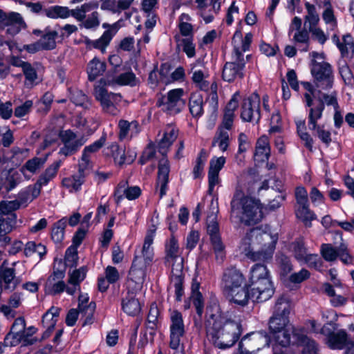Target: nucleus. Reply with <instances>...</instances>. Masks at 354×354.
Listing matches in <instances>:
<instances>
[{
    "instance_id": "11",
    "label": "nucleus",
    "mask_w": 354,
    "mask_h": 354,
    "mask_svg": "<svg viewBox=\"0 0 354 354\" xmlns=\"http://www.w3.org/2000/svg\"><path fill=\"white\" fill-rule=\"evenodd\" d=\"M37 329L30 326L26 327L25 319L22 317H17L14 321L10 332L6 336L4 342L6 346H17L21 342L25 344H32L37 339L32 337Z\"/></svg>"
},
{
    "instance_id": "26",
    "label": "nucleus",
    "mask_w": 354,
    "mask_h": 354,
    "mask_svg": "<svg viewBox=\"0 0 354 354\" xmlns=\"http://www.w3.org/2000/svg\"><path fill=\"white\" fill-rule=\"evenodd\" d=\"M26 27V24L20 14L11 12L9 15L4 13L2 29H6V32L11 37L18 34L21 29Z\"/></svg>"
},
{
    "instance_id": "23",
    "label": "nucleus",
    "mask_w": 354,
    "mask_h": 354,
    "mask_svg": "<svg viewBox=\"0 0 354 354\" xmlns=\"http://www.w3.org/2000/svg\"><path fill=\"white\" fill-rule=\"evenodd\" d=\"M142 190L137 185L129 186L127 180L120 181L114 192V200L119 204L124 198L129 201H133L140 197Z\"/></svg>"
},
{
    "instance_id": "37",
    "label": "nucleus",
    "mask_w": 354,
    "mask_h": 354,
    "mask_svg": "<svg viewBox=\"0 0 354 354\" xmlns=\"http://www.w3.org/2000/svg\"><path fill=\"white\" fill-rule=\"evenodd\" d=\"M45 159L35 157L28 160L20 169L24 178L26 180H30L32 176L44 165Z\"/></svg>"
},
{
    "instance_id": "31",
    "label": "nucleus",
    "mask_w": 354,
    "mask_h": 354,
    "mask_svg": "<svg viewBox=\"0 0 354 354\" xmlns=\"http://www.w3.org/2000/svg\"><path fill=\"white\" fill-rule=\"evenodd\" d=\"M326 344L331 349H342L350 345L352 346L354 345V343L348 339L344 330L330 333L327 337Z\"/></svg>"
},
{
    "instance_id": "63",
    "label": "nucleus",
    "mask_w": 354,
    "mask_h": 354,
    "mask_svg": "<svg viewBox=\"0 0 354 354\" xmlns=\"http://www.w3.org/2000/svg\"><path fill=\"white\" fill-rule=\"evenodd\" d=\"M277 261L280 268L281 275L286 276L292 270V264L288 257L279 254L277 257Z\"/></svg>"
},
{
    "instance_id": "6",
    "label": "nucleus",
    "mask_w": 354,
    "mask_h": 354,
    "mask_svg": "<svg viewBox=\"0 0 354 354\" xmlns=\"http://www.w3.org/2000/svg\"><path fill=\"white\" fill-rule=\"evenodd\" d=\"M252 37V34L248 32L243 37L241 31L239 30L234 32L232 44L234 46V57L237 62H227L225 64L222 73V77L224 81L231 82L243 77L245 63L243 53L250 49Z\"/></svg>"
},
{
    "instance_id": "25",
    "label": "nucleus",
    "mask_w": 354,
    "mask_h": 354,
    "mask_svg": "<svg viewBox=\"0 0 354 354\" xmlns=\"http://www.w3.org/2000/svg\"><path fill=\"white\" fill-rule=\"evenodd\" d=\"M226 158L224 156H213L209 161L208 171V193L212 194L216 185L220 183L219 172L224 167Z\"/></svg>"
},
{
    "instance_id": "17",
    "label": "nucleus",
    "mask_w": 354,
    "mask_h": 354,
    "mask_svg": "<svg viewBox=\"0 0 354 354\" xmlns=\"http://www.w3.org/2000/svg\"><path fill=\"white\" fill-rule=\"evenodd\" d=\"M288 250L301 264H307L310 267L315 268L320 265L319 256L308 252L301 238L297 239L290 243L288 246Z\"/></svg>"
},
{
    "instance_id": "3",
    "label": "nucleus",
    "mask_w": 354,
    "mask_h": 354,
    "mask_svg": "<svg viewBox=\"0 0 354 354\" xmlns=\"http://www.w3.org/2000/svg\"><path fill=\"white\" fill-rule=\"evenodd\" d=\"M290 312V305L285 298H280L275 305L274 314L269 322V328L272 338L282 347H286L290 344L291 335L297 339L295 334L301 335L294 330L290 323L288 315Z\"/></svg>"
},
{
    "instance_id": "59",
    "label": "nucleus",
    "mask_w": 354,
    "mask_h": 354,
    "mask_svg": "<svg viewBox=\"0 0 354 354\" xmlns=\"http://www.w3.org/2000/svg\"><path fill=\"white\" fill-rule=\"evenodd\" d=\"M180 41V45L183 48V52L189 58L194 57L196 55L195 44L193 42V37H185L182 39Z\"/></svg>"
},
{
    "instance_id": "27",
    "label": "nucleus",
    "mask_w": 354,
    "mask_h": 354,
    "mask_svg": "<svg viewBox=\"0 0 354 354\" xmlns=\"http://www.w3.org/2000/svg\"><path fill=\"white\" fill-rule=\"evenodd\" d=\"M21 171L10 169L1 173L0 177V191L8 192L15 189L23 180Z\"/></svg>"
},
{
    "instance_id": "14",
    "label": "nucleus",
    "mask_w": 354,
    "mask_h": 354,
    "mask_svg": "<svg viewBox=\"0 0 354 354\" xmlns=\"http://www.w3.org/2000/svg\"><path fill=\"white\" fill-rule=\"evenodd\" d=\"M184 93L183 88L171 89L158 99L156 105L169 114L179 113L185 105V100L183 98Z\"/></svg>"
},
{
    "instance_id": "19",
    "label": "nucleus",
    "mask_w": 354,
    "mask_h": 354,
    "mask_svg": "<svg viewBox=\"0 0 354 354\" xmlns=\"http://www.w3.org/2000/svg\"><path fill=\"white\" fill-rule=\"evenodd\" d=\"M59 136L63 144L59 153L65 156L75 153L86 141L83 136H77L70 129L61 131Z\"/></svg>"
},
{
    "instance_id": "7",
    "label": "nucleus",
    "mask_w": 354,
    "mask_h": 354,
    "mask_svg": "<svg viewBox=\"0 0 354 354\" xmlns=\"http://www.w3.org/2000/svg\"><path fill=\"white\" fill-rule=\"evenodd\" d=\"M251 299L263 302L272 297L274 292L273 283L266 266L256 263L252 266L248 275Z\"/></svg>"
},
{
    "instance_id": "22",
    "label": "nucleus",
    "mask_w": 354,
    "mask_h": 354,
    "mask_svg": "<svg viewBox=\"0 0 354 354\" xmlns=\"http://www.w3.org/2000/svg\"><path fill=\"white\" fill-rule=\"evenodd\" d=\"M189 74L192 75L191 80L195 86L203 91L207 90L209 84L207 81L209 72L203 66V63L200 60H196L189 65Z\"/></svg>"
},
{
    "instance_id": "64",
    "label": "nucleus",
    "mask_w": 354,
    "mask_h": 354,
    "mask_svg": "<svg viewBox=\"0 0 354 354\" xmlns=\"http://www.w3.org/2000/svg\"><path fill=\"white\" fill-rule=\"evenodd\" d=\"M321 252L324 259L328 261L335 260L339 254V250H337L330 244H323Z\"/></svg>"
},
{
    "instance_id": "49",
    "label": "nucleus",
    "mask_w": 354,
    "mask_h": 354,
    "mask_svg": "<svg viewBox=\"0 0 354 354\" xmlns=\"http://www.w3.org/2000/svg\"><path fill=\"white\" fill-rule=\"evenodd\" d=\"M84 181V174L77 173L70 177L64 178L62 180V184L64 187L69 190V192H73L80 189Z\"/></svg>"
},
{
    "instance_id": "47",
    "label": "nucleus",
    "mask_w": 354,
    "mask_h": 354,
    "mask_svg": "<svg viewBox=\"0 0 354 354\" xmlns=\"http://www.w3.org/2000/svg\"><path fill=\"white\" fill-rule=\"evenodd\" d=\"M189 109L194 117L201 116L203 113V99L198 93L191 94L189 101Z\"/></svg>"
},
{
    "instance_id": "52",
    "label": "nucleus",
    "mask_w": 354,
    "mask_h": 354,
    "mask_svg": "<svg viewBox=\"0 0 354 354\" xmlns=\"http://www.w3.org/2000/svg\"><path fill=\"white\" fill-rule=\"evenodd\" d=\"M43 12L46 17L52 19L67 18L71 16V10L68 8L59 6L45 9Z\"/></svg>"
},
{
    "instance_id": "16",
    "label": "nucleus",
    "mask_w": 354,
    "mask_h": 354,
    "mask_svg": "<svg viewBox=\"0 0 354 354\" xmlns=\"http://www.w3.org/2000/svg\"><path fill=\"white\" fill-rule=\"evenodd\" d=\"M269 344L265 332L252 333L243 337L239 345V354H257V351Z\"/></svg>"
},
{
    "instance_id": "58",
    "label": "nucleus",
    "mask_w": 354,
    "mask_h": 354,
    "mask_svg": "<svg viewBox=\"0 0 354 354\" xmlns=\"http://www.w3.org/2000/svg\"><path fill=\"white\" fill-rule=\"evenodd\" d=\"M342 57H350L353 55L354 51V43L351 35H344L342 38V41L338 47Z\"/></svg>"
},
{
    "instance_id": "42",
    "label": "nucleus",
    "mask_w": 354,
    "mask_h": 354,
    "mask_svg": "<svg viewBox=\"0 0 354 354\" xmlns=\"http://www.w3.org/2000/svg\"><path fill=\"white\" fill-rule=\"evenodd\" d=\"M106 70L105 62L97 57L91 59L87 66V73L90 81L95 80L97 77L102 75Z\"/></svg>"
},
{
    "instance_id": "24",
    "label": "nucleus",
    "mask_w": 354,
    "mask_h": 354,
    "mask_svg": "<svg viewBox=\"0 0 354 354\" xmlns=\"http://www.w3.org/2000/svg\"><path fill=\"white\" fill-rule=\"evenodd\" d=\"M239 99L240 93L236 91L227 104L224 109L222 122L218 127V129H222L224 131L228 132L232 129L235 118V111L238 108Z\"/></svg>"
},
{
    "instance_id": "5",
    "label": "nucleus",
    "mask_w": 354,
    "mask_h": 354,
    "mask_svg": "<svg viewBox=\"0 0 354 354\" xmlns=\"http://www.w3.org/2000/svg\"><path fill=\"white\" fill-rule=\"evenodd\" d=\"M151 223L145 235L142 249L139 252H136L129 271L131 279L138 283L143 282L145 276V270L151 264L153 259L154 254L152 244L158 225V215L153 216Z\"/></svg>"
},
{
    "instance_id": "20",
    "label": "nucleus",
    "mask_w": 354,
    "mask_h": 354,
    "mask_svg": "<svg viewBox=\"0 0 354 354\" xmlns=\"http://www.w3.org/2000/svg\"><path fill=\"white\" fill-rule=\"evenodd\" d=\"M120 21H118L113 24L104 23L102 24V28L106 30L104 32L102 35L97 39L91 40L90 39H85V44L89 48H93L100 50L104 53L106 48L110 44L113 36L117 33L120 28Z\"/></svg>"
},
{
    "instance_id": "1",
    "label": "nucleus",
    "mask_w": 354,
    "mask_h": 354,
    "mask_svg": "<svg viewBox=\"0 0 354 354\" xmlns=\"http://www.w3.org/2000/svg\"><path fill=\"white\" fill-rule=\"evenodd\" d=\"M278 240L277 228L268 224L261 225L246 233L239 250L253 261L268 262L273 257Z\"/></svg>"
},
{
    "instance_id": "60",
    "label": "nucleus",
    "mask_w": 354,
    "mask_h": 354,
    "mask_svg": "<svg viewBox=\"0 0 354 354\" xmlns=\"http://www.w3.org/2000/svg\"><path fill=\"white\" fill-rule=\"evenodd\" d=\"M21 207L18 200L2 201L0 203V212L6 215L15 214L14 211Z\"/></svg>"
},
{
    "instance_id": "40",
    "label": "nucleus",
    "mask_w": 354,
    "mask_h": 354,
    "mask_svg": "<svg viewBox=\"0 0 354 354\" xmlns=\"http://www.w3.org/2000/svg\"><path fill=\"white\" fill-rule=\"evenodd\" d=\"M41 193V189L36 184L29 185L22 189L18 194V201L21 206H27L35 198L38 197Z\"/></svg>"
},
{
    "instance_id": "48",
    "label": "nucleus",
    "mask_w": 354,
    "mask_h": 354,
    "mask_svg": "<svg viewBox=\"0 0 354 354\" xmlns=\"http://www.w3.org/2000/svg\"><path fill=\"white\" fill-rule=\"evenodd\" d=\"M46 253V246L41 243L28 241L24 246V254L26 257H30L34 254H37L39 259H41L45 256Z\"/></svg>"
},
{
    "instance_id": "35",
    "label": "nucleus",
    "mask_w": 354,
    "mask_h": 354,
    "mask_svg": "<svg viewBox=\"0 0 354 354\" xmlns=\"http://www.w3.org/2000/svg\"><path fill=\"white\" fill-rule=\"evenodd\" d=\"M270 155L269 138L266 136H261L257 141L254 158L257 162H266Z\"/></svg>"
},
{
    "instance_id": "12",
    "label": "nucleus",
    "mask_w": 354,
    "mask_h": 354,
    "mask_svg": "<svg viewBox=\"0 0 354 354\" xmlns=\"http://www.w3.org/2000/svg\"><path fill=\"white\" fill-rule=\"evenodd\" d=\"M302 85L306 92L304 93L305 102L310 107L308 113V127L310 130H315L317 121L322 117L324 106L322 103V96L317 93L313 86L308 82H303Z\"/></svg>"
},
{
    "instance_id": "8",
    "label": "nucleus",
    "mask_w": 354,
    "mask_h": 354,
    "mask_svg": "<svg viewBox=\"0 0 354 354\" xmlns=\"http://www.w3.org/2000/svg\"><path fill=\"white\" fill-rule=\"evenodd\" d=\"M165 263L171 267L170 288H174L176 300L180 301L183 288V258L177 239L171 235L165 243Z\"/></svg>"
},
{
    "instance_id": "50",
    "label": "nucleus",
    "mask_w": 354,
    "mask_h": 354,
    "mask_svg": "<svg viewBox=\"0 0 354 354\" xmlns=\"http://www.w3.org/2000/svg\"><path fill=\"white\" fill-rule=\"evenodd\" d=\"M67 222L66 218H62L54 224L51 232V237L54 242L60 243L64 239Z\"/></svg>"
},
{
    "instance_id": "30",
    "label": "nucleus",
    "mask_w": 354,
    "mask_h": 354,
    "mask_svg": "<svg viewBox=\"0 0 354 354\" xmlns=\"http://www.w3.org/2000/svg\"><path fill=\"white\" fill-rule=\"evenodd\" d=\"M87 270L85 267L69 271L68 273L66 293L73 295L80 290V283L86 277Z\"/></svg>"
},
{
    "instance_id": "36",
    "label": "nucleus",
    "mask_w": 354,
    "mask_h": 354,
    "mask_svg": "<svg viewBox=\"0 0 354 354\" xmlns=\"http://www.w3.org/2000/svg\"><path fill=\"white\" fill-rule=\"evenodd\" d=\"M178 134V129L171 125L166 127L163 136L158 142V147L160 152L165 155L168 149L177 138Z\"/></svg>"
},
{
    "instance_id": "45",
    "label": "nucleus",
    "mask_w": 354,
    "mask_h": 354,
    "mask_svg": "<svg viewBox=\"0 0 354 354\" xmlns=\"http://www.w3.org/2000/svg\"><path fill=\"white\" fill-rule=\"evenodd\" d=\"M296 216L301 220L305 226L310 227L311 222L316 219V215L309 208V203L306 205H297Z\"/></svg>"
},
{
    "instance_id": "15",
    "label": "nucleus",
    "mask_w": 354,
    "mask_h": 354,
    "mask_svg": "<svg viewBox=\"0 0 354 354\" xmlns=\"http://www.w3.org/2000/svg\"><path fill=\"white\" fill-rule=\"evenodd\" d=\"M95 99L100 102L103 111L109 115H116L119 113L118 104L122 96L118 93H109L105 88L100 85L94 88Z\"/></svg>"
},
{
    "instance_id": "39",
    "label": "nucleus",
    "mask_w": 354,
    "mask_h": 354,
    "mask_svg": "<svg viewBox=\"0 0 354 354\" xmlns=\"http://www.w3.org/2000/svg\"><path fill=\"white\" fill-rule=\"evenodd\" d=\"M118 127L120 129L119 138L121 140L131 138L140 131L139 125L136 121L129 122L127 120H120Z\"/></svg>"
},
{
    "instance_id": "57",
    "label": "nucleus",
    "mask_w": 354,
    "mask_h": 354,
    "mask_svg": "<svg viewBox=\"0 0 354 354\" xmlns=\"http://www.w3.org/2000/svg\"><path fill=\"white\" fill-rule=\"evenodd\" d=\"M22 70L26 77V84L33 86L38 83L37 74L30 64H22Z\"/></svg>"
},
{
    "instance_id": "21",
    "label": "nucleus",
    "mask_w": 354,
    "mask_h": 354,
    "mask_svg": "<svg viewBox=\"0 0 354 354\" xmlns=\"http://www.w3.org/2000/svg\"><path fill=\"white\" fill-rule=\"evenodd\" d=\"M245 283V279L242 272L234 267L226 268L223 273L221 286L223 290L227 292Z\"/></svg>"
},
{
    "instance_id": "18",
    "label": "nucleus",
    "mask_w": 354,
    "mask_h": 354,
    "mask_svg": "<svg viewBox=\"0 0 354 354\" xmlns=\"http://www.w3.org/2000/svg\"><path fill=\"white\" fill-rule=\"evenodd\" d=\"M259 96L256 93L245 97L241 107V118L244 122H258L260 119Z\"/></svg>"
},
{
    "instance_id": "33",
    "label": "nucleus",
    "mask_w": 354,
    "mask_h": 354,
    "mask_svg": "<svg viewBox=\"0 0 354 354\" xmlns=\"http://www.w3.org/2000/svg\"><path fill=\"white\" fill-rule=\"evenodd\" d=\"M109 149L111 151V155L113 157L115 162L119 165L131 164L136 159V154L135 152L127 151L126 153L124 149L120 147L116 143L111 144L109 146Z\"/></svg>"
},
{
    "instance_id": "2",
    "label": "nucleus",
    "mask_w": 354,
    "mask_h": 354,
    "mask_svg": "<svg viewBox=\"0 0 354 354\" xmlns=\"http://www.w3.org/2000/svg\"><path fill=\"white\" fill-rule=\"evenodd\" d=\"M207 335L219 349L232 347L239 339L242 330L240 323L227 320L218 305L207 308Z\"/></svg>"
},
{
    "instance_id": "29",
    "label": "nucleus",
    "mask_w": 354,
    "mask_h": 354,
    "mask_svg": "<svg viewBox=\"0 0 354 354\" xmlns=\"http://www.w3.org/2000/svg\"><path fill=\"white\" fill-rule=\"evenodd\" d=\"M122 311L129 316L135 317L141 311V304L133 292L128 290L121 300Z\"/></svg>"
},
{
    "instance_id": "38",
    "label": "nucleus",
    "mask_w": 354,
    "mask_h": 354,
    "mask_svg": "<svg viewBox=\"0 0 354 354\" xmlns=\"http://www.w3.org/2000/svg\"><path fill=\"white\" fill-rule=\"evenodd\" d=\"M60 313V308L55 306H52L48 309L42 317V324L46 328V332L44 333L43 338L48 337L50 332L53 330L57 317Z\"/></svg>"
},
{
    "instance_id": "62",
    "label": "nucleus",
    "mask_w": 354,
    "mask_h": 354,
    "mask_svg": "<svg viewBox=\"0 0 354 354\" xmlns=\"http://www.w3.org/2000/svg\"><path fill=\"white\" fill-rule=\"evenodd\" d=\"M78 260L77 248L71 245L66 251L65 263L67 266H76Z\"/></svg>"
},
{
    "instance_id": "34",
    "label": "nucleus",
    "mask_w": 354,
    "mask_h": 354,
    "mask_svg": "<svg viewBox=\"0 0 354 354\" xmlns=\"http://www.w3.org/2000/svg\"><path fill=\"white\" fill-rule=\"evenodd\" d=\"M169 173V161L166 158H162L159 161L157 186L160 187V197L165 195L167 192V185L168 183V176Z\"/></svg>"
},
{
    "instance_id": "61",
    "label": "nucleus",
    "mask_w": 354,
    "mask_h": 354,
    "mask_svg": "<svg viewBox=\"0 0 354 354\" xmlns=\"http://www.w3.org/2000/svg\"><path fill=\"white\" fill-rule=\"evenodd\" d=\"M71 100L77 106L87 107L88 99L82 91L78 89L70 91Z\"/></svg>"
},
{
    "instance_id": "28",
    "label": "nucleus",
    "mask_w": 354,
    "mask_h": 354,
    "mask_svg": "<svg viewBox=\"0 0 354 354\" xmlns=\"http://www.w3.org/2000/svg\"><path fill=\"white\" fill-rule=\"evenodd\" d=\"M64 272L54 271L48 278L45 285V291L48 295H58L64 291L66 292L67 283L62 280Z\"/></svg>"
},
{
    "instance_id": "32",
    "label": "nucleus",
    "mask_w": 354,
    "mask_h": 354,
    "mask_svg": "<svg viewBox=\"0 0 354 354\" xmlns=\"http://www.w3.org/2000/svg\"><path fill=\"white\" fill-rule=\"evenodd\" d=\"M225 293L232 302L242 306L247 305L249 299H251L250 291L246 283Z\"/></svg>"
},
{
    "instance_id": "55",
    "label": "nucleus",
    "mask_w": 354,
    "mask_h": 354,
    "mask_svg": "<svg viewBox=\"0 0 354 354\" xmlns=\"http://www.w3.org/2000/svg\"><path fill=\"white\" fill-rule=\"evenodd\" d=\"M137 80L135 75L132 72H126L115 77L109 84H118L120 86H135Z\"/></svg>"
},
{
    "instance_id": "43",
    "label": "nucleus",
    "mask_w": 354,
    "mask_h": 354,
    "mask_svg": "<svg viewBox=\"0 0 354 354\" xmlns=\"http://www.w3.org/2000/svg\"><path fill=\"white\" fill-rule=\"evenodd\" d=\"M230 143V133L222 129H217L212 140V146L217 147L222 152L227 150Z\"/></svg>"
},
{
    "instance_id": "53",
    "label": "nucleus",
    "mask_w": 354,
    "mask_h": 354,
    "mask_svg": "<svg viewBox=\"0 0 354 354\" xmlns=\"http://www.w3.org/2000/svg\"><path fill=\"white\" fill-rule=\"evenodd\" d=\"M297 336V342L304 346V351L302 354H316L317 353V345L315 341L310 339L304 333L301 335L295 334Z\"/></svg>"
},
{
    "instance_id": "56",
    "label": "nucleus",
    "mask_w": 354,
    "mask_h": 354,
    "mask_svg": "<svg viewBox=\"0 0 354 354\" xmlns=\"http://www.w3.org/2000/svg\"><path fill=\"white\" fill-rule=\"evenodd\" d=\"M89 296L87 293H80L78 297V310L82 313L91 315L95 310V303L88 304Z\"/></svg>"
},
{
    "instance_id": "44",
    "label": "nucleus",
    "mask_w": 354,
    "mask_h": 354,
    "mask_svg": "<svg viewBox=\"0 0 354 354\" xmlns=\"http://www.w3.org/2000/svg\"><path fill=\"white\" fill-rule=\"evenodd\" d=\"M323 292L330 297V303L334 307H339L346 304L347 299L341 295L336 294L335 289L328 283H325L322 286Z\"/></svg>"
},
{
    "instance_id": "46",
    "label": "nucleus",
    "mask_w": 354,
    "mask_h": 354,
    "mask_svg": "<svg viewBox=\"0 0 354 354\" xmlns=\"http://www.w3.org/2000/svg\"><path fill=\"white\" fill-rule=\"evenodd\" d=\"M238 150L236 154V160L239 165H242L244 162L245 153L250 147V142L248 136L245 133H240L238 136Z\"/></svg>"
},
{
    "instance_id": "9",
    "label": "nucleus",
    "mask_w": 354,
    "mask_h": 354,
    "mask_svg": "<svg viewBox=\"0 0 354 354\" xmlns=\"http://www.w3.org/2000/svg\"><path fill=\"white\" fill-rule=\"evenodd\" d=\"M311 73L316 81L317 88L327 90L332 87L333 75L330 65L324 61L323 53L312 52Z\"/></svg>"
},
{
    "instance_id": "54",
    "label": "nucleus",
    "mask_w": 354,
    "mask_h": 354,
    "mask_svg": "<svg viewBox=\"0 0 354 354\" xmlns=\"http://www.w3.org/2000/svg\"><path fill=\"white\" fill-rule=\"evenodd\" d=\"M17 221L15 214L8 216L0 212V233H8L14 228Z\"/></svg>"
},
{
    "instance_id": "4",
    "label": "nucleus",
    "mask_w": 354,
    "mask_h": 354,
    "mask_svg": "<svg viewBox=\"0 0 354 354\" xmlns=\"http://www.w3.org/2000/svg\"><path fill=\"white\" fill-rule=\"evenodd\" d=\"M263 209L259 200L245 196L241 190L236 189L231 201L230 218L247 225H254L262 220Z\"/></svg>"
},
{
    "instance_id": "10",
    "label": "nucleus",
    "mask_w": 354,
    "mask_h": 354,
    "mask_svg": "<svg viewBox=\"0 0 354 354\" xmlns=\"http://www.w3.org/2000/svg\"><path fill=\"white\" fill-rule=\"evenodd\" d=\"M211 212L207 218V231L210 237L211 243L215 253L216 259L222 263L225 257V247L219 234L216 214L218 212L217 199L211 200Z\"/></svg>"
},
{
    "instance_id": "41",
    "label": "nucleus",
    "mask_w": 354,
    "mask_h": 354,
    "mask_svg": "<svg viewBox=\"0 0 354 354\" xmlns=\"http://www.w3.org/2000/svg\"><path fill=\"white\" fill-rule=\"evenodd\" d=\"M61 163V161L53 162L40 175L35 183L40 189L43 186L47 185L56 176Z\"/></svg>"
},
{
    "instance_id": "51",
    "label": "nucleus",
    "mask_w": 354,
    "mask_h": 354,
    "mask_svg": "<svg viewBox=\"0 0 354 354\" xmlns=\"http://www.w3.org/2000/svg\"><path fill=\"white\" fill-rule=\"evenodd\" d=\"M191 17L188 14L183 13L179 17L178 28L180 34L185 37H193V26L189 23Z\"/></svg>"
},
{
    "instance_id": "13",
    "label": "nucleus",
    "mask_w": 354,
    "mask_h": 354,
    "mask_svg": "<svg viewBox=\"0 0 354 354\" xmlns=\"http://www.w3.org/2000/svg\"><path fill=\"white\" fill-rule=\"evenodd\" d=\"M170 322L169 345L171 354H185L183 339L185 330L182 314L177 310L171 312Z\"/></svg>"
}]
</instances>
